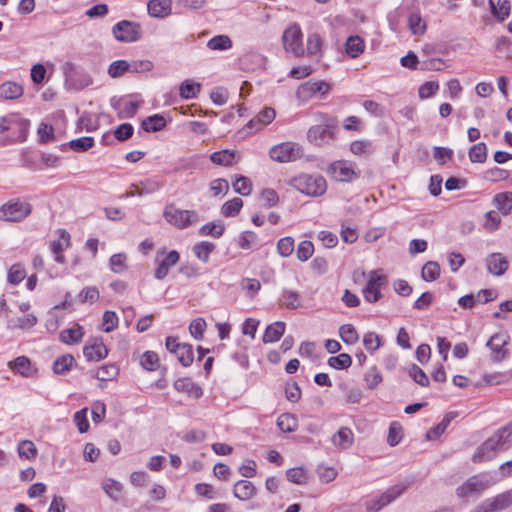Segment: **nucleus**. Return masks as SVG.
<instances>
[{
	"label": "nucleus",
	"instance_id": "obj_5",
	"mask_svg": "<svg viewBox=\"0 0 512 512\" xmlns=\"http://www.w3.org/2000/svg\"><path fill=\"white\" fill-rule=\"evenodd\" d=\"M166 221L179 229H184L199 220L197 212L193 210H181L175 205H167L164 210Z\"/></svg>",
	"mask_w": 512,
	"mask_h": 512
},
{
	"label": "nucleus",
	"instance_id": "obj_28",
	"mask_svg": "<svg viewBox=\"0 0 512 512\" xmlns=\"http://www.w3.org/2000/svg\"><path fill=\"white\" fill-rule=\"evenodd\" d=\"M8 367L14 372L23 377L32 376L31 362L26 356H19L13 361L8 363Z\"/></svg>",
	"mask_w": 512,
	"mask_h": 512
},
{
	"label": "nucleus",
	"instance_id": "obj_43",
	"mask_svg": "<svg viewBox=\"0 0 512 512\" xmlns=\"http://www.w3.org/2000/svg\"><path fill=\"white\" fill-rule=\"evenodd\" d=\"M243 207V201L240 198H233L225 202L221 207V213L225 217H233L236 216L241 208Z\"/></svg>",
	"mask_w": 512,
	"mask_h": 512
},
{
	"label": "nucleus",
	"instance_id": "obj_7",
	"mask_svg": "<svg viewBox=\"0 0 512 512\" xmlns=\"http://www.w3.org/2000/svg\"><path fill=\"white\" fill-rule=\"evenodd\" d=\"M409 485V482H402L390 487L379 498L371 500L366 504L367 512H378L399 497Z\"/></svg>",
	"mask_w": 512,
	"mask_h": 512
},
{
	"label": "nucleus",
	"instance_id": "obj_40",
	"mask_svg": "<svg viewBox=\"0 0 512 512\" xmlns=\"http://www.w3.org/2000/svg\"><path fill=\"white\" fill-rule=\"evenodd\" d=\"M339 335L343 342L348 345L355 344L358 339V333L355 327L351 324H344L339 328Z\"/></svg>",
	"mask_w": 512,
	"mask_h": 512
},
{
	"label": "nucleus",
	"instance_id": "obj_29",
	"mask_svg": "<svg viewBox=\"0 0 512 512\" xmlns=\"http://www.w3.org/2000/svg\"><path fill=\"white\" fill-rule=\"evenodd\" d=\"M22 85L7 81L0 85V97L6 100L18 99L23 95Z\"/></svg>",
	"mask_w": 512,
	"mask_h": 512
},
{
	"label": "nucleus",
	"instance_id": "obj_39",
	"mask_svg": "<svg viewBox=\"0 0 512 512\" xmlns=\"http://www.w3.org/2000/svg\"><path fill=\"white\" fill-rule=\"evenodd\" d=\"M207 47L211 50H228L232 47V40L227 35H217L207 42Z\"/></svg>",
	"mask_w": 512,
	"mask_h": 512
},
{
	"label": "nucleus",
	"instance_id": "obj_49",
	"mask_svg": "<svg viewBox=\"0 0 512 512\" xmlns=\"http://www.w3.org/2000/svg\"><path fill=\"white\" fill-rule=\"evenodd\" d=\"M214 248V244L207 241H203L196 244L193 248V251L199 260H201L202 262H207L209 259V255L214 250Z\"/></svg>",
	"mask_w": 512,
	"mask_h": 512
},
{
	"label": "nucleus",
	"instance_id": "obj_13",
	"mask_svg": "<svg viewBox=\"0 0 512 512\" xmlns=\"http://www.w3.org/2000/svg\"><path fill=\"white\" fill-rule=\"evenodd\" d=\"M510 435L511 433L507 428H500L478 448L477 457H480L485 453V448H491L494 452L505 450L506 444L509 442Z\"/></svg>",
	"mask_w": 512,
	"mask_h": 512
},
{
	"label": "nucleus",
	"instance_id": "obj_18",
	"mask_svg": "<svg viewBox=\"0 0 512 512\" xmlns=\"http://www.w3.org/2000/svg\"><path fill=\"white\" fill-rule=\"evenodd\" d=\"M148 13L154 18H165L171 14V0H150L147 4Z\"/></svg>",
	"mask_w": 512,
	"mask_h": 512
},
{
	"label": "nucleus",
	"instance_id": "obj_3",
	"mask_svg": "<svg viewBox=\"0 0 512 512\" xmlns=\"http://www.w3.org/2000/svg\"><path fill=\"white\" fill-rule=\"evenodd\" d=\"M284 50L295 57H302L305 54L303 46V34L298 24H291L282 35Z\"/></svg>",
	"mask_w": 512,
	"mask_h": 512
},
{
	"label": "nucleus",
	"instance_id": "obj_60",
	"mask_svg": "<svg viewBox=\"0 0 512 512\" xmlns=\"http://www.w3.org/2000/svg\"><path fill=\"white\" fill-rule=\"evenodd\" d=\"M328 364L330 367L335 369H346L351 366L352 359L350 355L346 353H342L338 356H334L329 358Z\"/></svg>",
	"mask_w": 512,
	"mask_h": 512
},
{
	"label": "nucleus",
	"instance_id": "obj_62",
	"mask_svg": "<svg viewBox=\"0 0 512 512\" xmlns=\"http://www.w3.org/2000/svg\"><path fill=\"white\" fill-rule=\"evenodd\" d=\"M94 144L92 137H80L78 139L71 140L69 145L73 151L85 152L91 148Z\"/></svg>",
	"mask_w": 512,
	"mask_h": 512
},
{
	"label": "nucleus",
	"instance_id": "obj_45",
	"mask_svg": "<svg viewBox=\"0 0 512 512\" xmlns=\"http://www.w3.org/2000/svg\"><path fill=\"white\" fill-rule=\"evenodd\" d=\"M83 337L82 327L75 326L70 329L63 330L60 334V338L64 343L73 344L77 343Z\"/></svg>",
	"mask_w": 512,
	"mask_h": 512
},
{
	"label": "nucleus",
	"instance_id": "obj_46",
	"mask_svg": "<svg viewBox=\"0 0 512 512\" xmlns=\"http://www.w3.org/2000/svg\"><path fill=\"white\" fill-rule=\"evenodd\" d=\"M287 479L295 484L302 485L308 480L307 471L303 467H295L288 469L286 472Z\"/></svg>",
	"mask_w": 512,
	"mask_h": 512
},
{
	"label": "nucleus",
	"instance_id": "obj_9",
	"mask_svg": "<svg viewBox=\"0 0 512 512\" xmlns=\"http://www.w3.org/2000/svg\"><path fill=\"white\" fill-rule=\"evenodd\" d=\"M114 37L121 42H135L141 38V26L139 23L123 20L112 28Z\"/></svg>",
	"mask_w": 512,
	"mask_h": 512
},
{
	"label": "nucleus",
	"instance_id": "obj_34",
	"mask_svg": "<svg viewBox=\"0 0 512 512\" xmlns=\"http://www.w3.org/2000/svg\"><path fill=\"white\" fill-rule=\"evenodd\" d=\"M278 428L285 433L294 432L298 428L297 418L290 413H283L277 419Z\"/></svg>",
	"mask_w": 512,
	"mask_h": 512
},
{
	"label": "nucleus",
	"instance_id": "obj_11",
	"mask_svg": "<svg viewBox=\"0 0 512 512\" xmlns=\"http://www.w3.org/2000/svg\"><path fill=\"white\" fill-rule=\"evenodd\" d=\"M327 173L332 179L338 182H351L358 178L354 165L346 160H337L331 163L327 169Z\"/></svg>",
	"mask_w": 512,
	"mask_h": 512
},
{
	"label": "nucleus",
	"instance_id": "obj_8",
	"mask_svg": "<svg viewBox=\"0 0 512 512\" xmlns=\"http://www.w3.org/2000/svg\"><path fill=\"white\" fill-rule=\"evenodd\" d=\"M490 487V482L481 475H475L467 479L462 485L457 487L456 495L459 498L479 496L483 491Z\"/></svg>",
	"mask_w": 512,
	"mask_h": 512
},
{
	"label": "nucleus",
	"instance_id": "obj_47",
	"mask_svg": "<svg viewBox=\"0 0 512 512\" xmlns=\"http://www.w3.org/2000/svg\"><path fill=\"white\" fill-rule=\"evenodd\" d=\"M200 89L199 83L186 80L180 86V96L185 99L194 98L200 92Z\"/></svg>",
	"mask_w": 512,
	"mask_h": 512
},
{
	"label": "nucleus",
	"instance_id": "obj_48",
	"mask_svg": "<svg viewBox=\"0 0 512 512\" xmlns=\"http://www.w3.org/2000/svg\"><path fill=\"white\" fill-rule=\"evenodd\" d=\"M126 72H130V62L125 60L114 61L110 64L108 68V74L112 78L121 77Z\"/></svg>",
	"mask_w": 512,
	"mask_h": 512
},
{
	"label": "nucleus",
	"instance_id": "obj_12",
	"mask_svg": "<svg viewBox=\"0 0 512 512\" xmlns=\"http://www.w3.org/2000/svg\"><path fill=\"white\" fill-rule=\"evenodd\" d=\"M386 283V277L381 270H373L369 273V278L362 293L367 302L375 303L381 297L380 287Z\"/></svg>",
	"mask_w": 512,
	"mask_h": 512
},
{
	"label": "nucleus",
	"instance_id": "obj_21",
	"mask_svg": "<svg viewBox=\"0 0 512 512\" xmlns=\"http://www.w3.org/2000/svg\"><path fill=\"white\" fill-rule=\"evenodd\" d=\"M279 305L294 310L302 306V298L298 291L283 289L279 297Z\"/></svg>",
	"mask_w": 512,
	"mask_h": 512
},
{
	"label": "nucleus",
	"instance_id": "obj_54",
	"mask_svg": "<svg viewBox=\"0 0 512 512\" xmlns=\"http://www.w3.org/2000/svg\"><path fill=\"white\" fill-rule=\"evenodd\" d=\"M118 316L114 311H105L102 317L101 329L104 332H111L118 326Z\"/></svg>",
	"mask_w": 512,
	"mask_h": 512
},
{
	"label": "nucleus",
	"instance_id": "obj_4",
	"mask_svg": "<svg viewBox=\"0 0 512 512\" xmlns=\"http://www.w3.org/2000/svg\"><path fill=\"white\" fill-rule=\"evenodd\" d=\"M31 212L32 206L26 201H8L0 207V220L20 222L29 216Z\"/></svg>",
	"mask_w": 512,
	"mask_h": 512
},
{
	"label": "nucleus",
	"instance_id": "obj_38",
	"mask_svg": "<svg viewBox=\"0 0 512 512\" xmlns=\"http://www.w3.org/2000/svg\"><path fill=\"white\" fill-rule=\"evenodd\" d=\"M166 125V121L164 117L156 114L153 116L147 117L142 122V128L147 132H157L163 129V127Z\"/></svg>",
	"mask_w": 512,
	"mask_h": 512
},
{
	"label": "nucleus",
	"instance_id": "obj_32",
	"mask_svg": "<svg viewBox=\"0 0 512 512\" xmlns=\"http://www.w3.org/2000/svg\"><path fill=\"white\" fill-rule=\"evenodd\" d=\"M493 205L503 215H508L512 210V192L496 194L493 198Z\"/></svg>",
	"mask_w": 512,
	"mask_h": 512
},
{
	"label": "nucleus",
	"instance_id": "obj_24",
	"mask_svg": "<svg viewBox=\"0 0 512 512\" xmlns=\"http://www.w3.org/2000/svg\"><path fill=\"white\" fill-rule=\"evenodd\" d=\"M354 434L348 427H341L332 437V443L340 450H346L352 446Z\"/></svg>",
	"mask_w": 512,
	"mask_h": 512
},
{
	"label": "nucleus",
	"instance_id": "obj_52",
	"mask_svg": "<svg viewBox=\"0 0 512 512\" xmlns=\"http://www.w3.org/2000/svg\"><path fill=\"white\" fill-rule=\"evenodd\" d=\"M26 277V271L24 267L17 263L11 266L8 271L7 280L9 283L17 285Z\"/></svg>",
	"mask_w": 512,
	"mask_h": 512
},
{
	"label": "nucleus",
	"instance_id": "obj_41",
	"mask_svg": "<svg viewBox=\"0 0 512 512\" xmlns=\"http://www.w3.org/2000/svg\"><path fill=\"white\" fill-rule=\"evenodd\" d=\"M440 275V266L437 262H427L421 272V277L424 281L431 282L436 280Z\"/></svg>",
	"mask_w": 512,
	"mask_h": 512
},
{
	"label": "nucleus",
	"instance_id": "obj_36",
	"mask_svg": "<svg viewBox=\"0 0 512 512\" xmlns=\"http://www.w3.org/2000/svg\"><path fill=\"white\" fill-rule=\"evenodd\" d=\"M102 488L105 493L114 501H118L122 493V484L118 481L108 478L103 480Z\"/></svg>",
	"mask_w": 512,
	"mask_h": 512
},
{
	"label": "nucleus",
	"instance_id": "obj_6",
	"mask_svg": "<svg viewBox=\"0 0 512 512\" xmlns=\"http://www.w3.org/2000/svg\"><path fill=\"white\" fill-rule=\"evenodd\" d=\"M302 155L303 150L301 146L294 142H283L274 145L269 151L270 158L279 163L296 161Z\"/></svg>",
	"mask_w": 512,
	"mask_h": 512
},
{
	"label": "nucleus",
	"instance_id": "obj_27",
	"mask_svg": "<svg viewBox=\"0 0 512 512\" xmlns=\"http://www.w3.org/2000/svg\"><path fill=\"white\" fill-rule=\"evenodd\" d=\"M275 116V110L273 108L266 107L262 109L254 119L249 121L248 126L259 130L263 126L270 124L275 119Z\"/></svg>",
	"mask_w": 512,
	"mask_h": 512
},
{
	"label": "nucleus",
	"instance_id": "obj_59",
	"mask_svg": "<svg viewBox=\"0 0 512 512\" xmlns=\"http://www.w3.org/2000/svg\"><path fill=\"white\" fill-rule=\"evenodd\" d=\"M501 223V218L495 211H489L484 216L483 226L487 232H494L498 229Z\"/></svg>",
	"mask_w": 512,
	"mask_h": 512
},
{
	"label": "nucleus",
	"instance_id": "obj_20",
	"mask_svg": "<svg viewBox=\"0 0 512 512\" xmlns=\"http://www.w3.org/2000/svg\"><path fill=\"white\" fill-rule=\"evenodd\" d=\"M256 492V487L248 480H239L233 485V495L241 501L252 499Z\"/></svg>",
	"mask_w": 512,
	"mask_h": 512
},
{
	"label": "nucleus",
	"instance_id": "obj_33",
	"mask_svg": "<svg viewBox=\"0 0 512 512\" xmlns=\"http://www.w3.org/2000/svg\"><path fill=\"white\" fill-rule=\"evenodd\" d=\"M285 332V323L284 322H275L270 324L263 335L264 343H273L278 341Z\"/></svg>",
	"mask_w": 512,
	"mask_h": 512
},
{
	"label": "nucleus",
	"instance_id": "obj_63",
	"mask_svg": "<svg viewBox=\"0 0 512 512\" xmlns=\"http://www.w3.org/2000/svg\"><path fill=\"white\" fill-rule=\"evenodd\" d=\"M408 23L414 35H422L426 30V24L418 14H411Z\"/></svg>",
	"mask_w": 512,
	"mask_h": 512
},
{
	"label": "nucleus",
	"instance_id": "obj_16",
	"mask_svg": "<svg viewBox=\"0 0 512 512\" xmlns=\"http://www.w3.org/2000/svg\"><path fill=\"white\" fill-rule=\"evenodd\" d=\"M485 261L488 271L494 276H502L509 267L507 258L501 253H492Z\"/></svg>",
	"mask_w": 512,
	"mask_h": 512
},
{
	"label": "nucleus",
	"instance_id": "obj_17",
	"mask_svg": "<svg viewBox=\"0 0 512 512\" xmlns=\"http://www.w3.org/2000/svg\"><path fill=\"white\" fill-rule=\"evenodd\" d=\"M158 266L155 269L154 276L156 279H163L167 276L169 269L179 261V253L175 250L167 253L161 260L158 258Z\"/></svg>",
	"mask_w": 512,
	"mask_h": 512
},
{
	"label": "nucleus",
	"instance_id": "obj_2",
	"mask_svg": "<svg viewBox=\"0 0 512 512\" xmlns=\"http://www.w3.org/2000/svg\"><path fill=\"white\" fill-rule=\"evenodd\" d=\"M288 184L302 194L311 197L322 196L327 190V182L321 175L300 174L291 178Z\"/></svg>",
	"mask_w": 512,
	"mask_h": 512
},
{
	"label": "nucleus",
	"instance_id": "obj_14",
	"mask_svg": "<svg viewBox=\"0 0 512 512\" xmlns=\"http://www.w3.org/2000/svg\"><path fill=\"white\" fill-rule=\"evenodd\" d=\"M509 341V335L506 332L496 333L490 337L487 347L491 350V357L494 361H501L507 355L505 348Z\"/></svg>",
	"mask_w": 512,
	"mask_h": 512
},
{
	"label": "nucleus",
	"instance_id": "obj_64",
	"mask_svg": "<svg viewBox=\"0 0 512 512\" xmlns=\"http://www.w3.org/2000/svg\"><path fill=\"white\" fill-rule=\"evenodd\" d=\"M36 447L33 442L24 440L18 445V454L21 458L32 459L36 456Z\"/></svg>",
	"mask_w": 512,
	"mask_h": 512
},
{
	"label": "nucleus",
	"instance_id": "obj_25",
	"mask_svg": "<svg viewBox=\"0 0 512 512\" xmlns=\"http://www.w3.org/2000/svg\"><path fill=\"white\" fill-rule=\"evenodd\" d=\"M321 48L322 38L317 33L309 35L307 39V48L305 51L307 56L316 63H318L322 57Z\"/></svg>",
	"mask_w": 512,
	"mask_h": 512
},
{
	"label": "nucleus",
	"instance_id": "obj_42",
	"mask_svg": "<svg viewBox=\"0 0 512 512\" xmlns=\"http://www.w3.org/2000/svg\"><path fill=\"white\" fill-rule=\"evenodd\" d=\"M175 355L179 362L185 367L191 365L194 359L192 346L186 343L181 344Z\"/></svg>",
	"mask_w": 512,
	"mask_h": 512
},
{
	"label": "nucleus",
	"instance_id": "obj_55",
	"mask_svg": "<svg viewBox=\"0 0 512 512\" xmlns=\"http://www.w3.org/2000/svg\"><path fill=\"white\" fill-rule=\"evenodd\" d=\"M141 366L148 371H154L159 365V357L153 351H146L140 360Z\"/></svg>",
	"mask_w": 512,
	"mask_h": 512
},
{
	"label": "nucleus",
	"instance_id": "obj_37",
	"mask_svg": "<svg viewBox=\"0 0 512 512\" xmlns=\"http://www.w3.org/2000/svg\"><path fill=\"white\" fill-rule=\"evenodd\" d=\"M224 231L225 226L221 221H213L203 225L200 229V234L219 238L223 235Z\"/></svg>",
	"mask_w": 512,
	"mask_h": 512
},
{
	"label": "nucleus",
	"instance_id": "obj_26",
	"mask_svg": "<svg viewBox=\"0 0 512 512\" xmlns=\"http://www.w3.org/2000/svg\"><path fill=\"white\" fill-rule=\"evenodd\" d=\"M37 317L33 313H27L23 317H13L7 321V328L10 330L15 329H29L37 324Z\"/></svg>",
	"mask_w": 512,
	"mask_h": 512
},
{
	"label": "nucleus",
	"instance_id": "obj_22",
	"mask_svg": "<svg viewBox=\"0 0 512 512\" xmlns=\"http://www.w3.org/2000/svg\"><path fill=\"white\" fill-rule=\"evenodd\" d=\"M83 353L89 361H99L107 356L108 350L101 340L95 339L84 347Z\"/></svg>",
	"mask_w": 512,
	"mask_h": 512
},
{
	"label": "nucleus",
	"instance_id": "obj_61",
	"mask_svg": "<svg viewBox=\"0 0 512 512\" xmlns=\"http://www.w3.org/2000/svg\"><path fill=\"white\" fill-rule=\"evenodd\" d=\"M313 252H314L313 243L311 241L305 240V241L300 242V244L298 245V248L296 251V256H297L298 260L305 262L312 256Z\"/></svg>",
	"mask_w": 512,
	"mask_h": 512
},
{
	"label": "nucleus",
	"instance_id": "obj_51",
	"mask_svg": "<svg viewBox=\"0 0 512 512\" xmlns=\"http://www.w3.org/2000/svg\"><path fill=\"white\" fill-rule=\"evenodd\" d=\"M234 158H235L234 153L230 152L228 150L214 152L210 156V159L214 164L223 165V166L231 165L234 161Z\"/></svg>",
	"mask_w": 512,
	"mask_h": 512
},
{
	"label": "nucleus",
	"instance_id": "obj_35",
	"mask_svg": "<svg viewBox=\"0 0 512 512\" xmlns=\"http://www.w3.org/2000/svg\"><path fill=\"white\" fill-rule=\"evenodd\" d=\"M346 53L351 58H357L364 51V41L359 36H350L346 41Z\"/></svg>",
	"mask_w": 512,
	"mask_h": 512
},
{
	"label": "nucleus",
	"instance_id": "obj_10",
	"mask_svg": "<svg viewBox=\"0 0 512 512\" xmlns=\"http://www.w3.org/2000/svg\"><path fill=\"white\" fill-rule=\"evenodd\" d=\"M512 506V489L488 498L471 512H500Z\"/></svg>",
	"mask_w": 512,
	"mask_h": 512
},
{
	"label": "nucleus",
	"instance_id": "obj_57",
	"mask_svg": "<svg viewBox=\"0 0 512 512\" xmlns=\"http://www.w3.org/2000/svg\"><path fill=\"white\" fill-rule=\"evenodd\" d=\"M487 151L485 143H478L469 151V159L474 163H483L486 160Z\"/></svg>",
	"mask_w": 512,
	"mask_h": 512
},
{
	"label": "nucleus",
	"instance_id": "obj_50",
	"mask_svg": "<svg viewBox=\"0 0 512 512\" xmlns=\"http://www.w3.org/2000/svg\"><path fill=\"white\" fill-rule=\"evenodd\" d=\"M233 188L236 193L242 196H248L252 192V182L245 176H238L233 182Z\"/></svg>",
	"mask_w": 512,
	"mask_h": 512
},
{
	"label": "nucleus",
	"instance_id": "obj_53",
	"mask_svg": "<svg viewBox=\"0 0 512 512\" xmlns=\"http://www.w3.org/2000/svg\"><path fill=\"white\" fill-rule=\"evenodd\" d=\"M403 437V428L398 422H392L389 426L387 442L390 446H396Z\"/></svg>",
	"mask_w": 512,
	"mask_h": 512
},
{
	"label": "nucleus",
	"instance_id": "obj_1",
	"mask_svg": "<svg viewBox=\"0 0 512 512\" xmlns=\"http://www.w3.org/2000/svg\"><path fill=\"white\" fill-rule=\"evenodd\" d=\"M316 125L310 127L307 132L309 142L316 146H329L338 131V122L328 114L320 113L316 118Z\"/></svg>",
	"mask_w": 512,
	"mask_h": 512
},
{
	"label": "nucleus",
	"instance_id": "obj_23",
	"mask_svg": "<svg viewBox=\"0 0 512 512\" xmlns=\"http://www.w3.org/2000/svg\"><path fill=\"white\" fill-rule=\"evenodd\" d=\"M174 388L179 391L188 394L192 398H200L203 394L202 388L194 383L190 378H180L175 381Z\"/></svg>",
	"mask_w": 512,
	"mask_h": 512
},
{
	"label": "nucleus",
	"instance_id": "obj_56",
	"mask_svg": "<svg viewBox=\"0 0 512 512\" xmlns=\"http://www.w3.org/2000/svg\"><path fill=\"white\" fill-rule=\"evenodd\" d=\"M317 475L321 483L328 484L336 479L338 472L333 467L320 465L317 468Z\"/></svg>",
	"mask_w": 512,
	"mask_h": 512
},
{
	"label": "nucleus",
	"instance_id": "obj_58",
	"mask_svg": "<svg viewBox=\"0 0 512 512\" xmlns=\"http://www.w3.org/2000/svg\"><path fill=\"white\" fill-rule=\"evenodd\" d=\"M257 242V235L252 231H245L238 237L237 244L243 250L251 249Z\"/></svg>",
	"mask_w": 512,
	"mask_h": 512
},
{
	"label": "nucleus",
	"instance_id": "obj_31",
	"mask_svg": "<svg viewBox=\"0 0 512 512\" xmlns=\"http://www.w3.org/2000/svg\"><path fill=\"white\" fill-rule=\"evenodd\" d=\"M491 12L494 17L500 22L504 21L510 15V2L509 0H498L495 3L493 0H489Z\"/></svg>",
	"mask_w": 512,
	"mask_h": 512
},
{
	"label": "nucleus",
	"instance_id": "obj_30",
	"mask_svg": "<svg viewBox=\"0 0 512 512\" xmlns=\"http://www.w3.org/2000/svg\"><path fill=\"white\" fill-rule=\"evenodd\" d=\"M375 150L373 142L368 139H359L351 142L350 152L355 156L367 157Z\"/></svg>",
	"mask_w": 512,
	"mask_h": 512
},
{
	"label": "nucleus",
	"instance_id": "obj_15",
	"mask_svg": "<svg viewBox=\"0 0 512 512\" xmlns=\"http://www.w3.org/2000/svg\"><path fill=\"white\" fill-rule=\"evenodd\" d=\"M330 90V85L324 81H307L297 89V97L301 100H308L317 94L325 95Z\"/></svg>",
	"mask_w": 512,
	"mask_h": 512
},
{
	"label": "nucleus",
	"instance_id": "obj_44",
	"mask_svg": "<svg viewBox=\"0 0 512 512\" xmlns=\"http://www.w3.org/2000/svg\"><path fill=\"white\" fill-rule=\"evenodd\" d=\"M119 373V369L114 364H105L101 366L95 376L100 381H110L113 380Z\"/></svg>",
	"mask_w": 512,
	"mask_h": 512
},
{
	"label": "nucleus",
	"instance_id": "obj_19",
	"mask_svg": "<svg viewBox=\"0 0 512 512\" xmlns=\"http://www.w3.org/2000/svg\"><path fill=\"white\" fill-rule=\"evenodd\" d=\"M70 245V234L65 230L59 231V238L51 243V251L55 255V261L65 263L63 251Z\"/></svg>",
	"mask_w": 512,
	"mask_h": 512
}]
</instances>
